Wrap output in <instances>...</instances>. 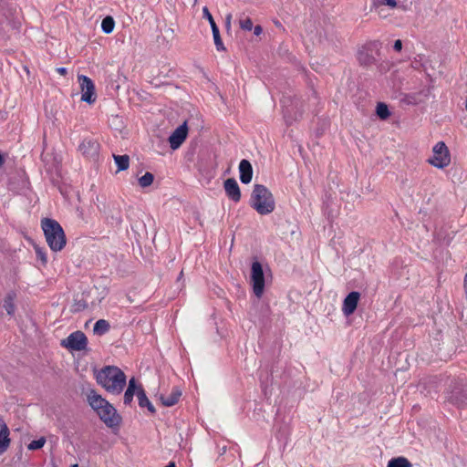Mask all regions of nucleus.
Returning a JSON list of instances; mask_svg holds the SVG:
<instances>
[{"mask_svg":"<svg viewBox=\"0 0 467 467\" xmlns=\"http://www.w3.org/2000/svg\"><path fill=\"white\" fill-rule=\"evenodd\" d=\"M374 47H377L376 43H368L358 49V60L361 65L368 66L374 63L375 58L372 55Z\"/></svg>","mask_w":467,"mask_h":467,"instance_id":"11","label":"nucleus"},{"mask_svg":"<svg viewBox=\"0 0 467 467\" xmlns=\"http://www.w3.org/2000/svg\"><path fill=\"white\" fill-rule=\"evenodd\" d=\"M427 161L438 169H444L450 165L451 154L443 141H439L432 147V154Z\"/></svg>","mask_w":467,"mask_h":467,"instance_id":"5","label":"nucleus"},{"mask_svg":"<svg viewBox=\"0 0 467 467\" xmlns=\"http://www.w3.org/2000/svg\"><path fill=\"white\" fill-rule=\"evenodd\" d=\"M165 467H175V464L171 462V463L168 464V465H167V466H165Z\"/></svg>","mask_w":467,"mask_h":467,"instance_id":"37","label":"nucleus"},{"mask_svg":"<svg viewBox=\"0 0 467 467\" xmlns=\"http://www.w3.org/2000/svg\"><path fill=\"white\" fill-rule=\"evenodd\" d=\"M57 71L60 75H66V74H67V68H66V67H58V68H57Z\"/></svg>","mask_w":467,"mask_h":467,"instance_id":"35","label":"nucleus"},{"mask_svg":"<svg viewBox=\"0 0 467 467\" xmlns=\"http://www.w3.org/2000/svg\"><path fill=\"white\" fill-rule=\"evenodd\" d=\"M99 385L111 394H119L126 385V375L115 366H106L95 373Z\"/></svg>","mask_w":467,"mask_h":467,"instance_id":"2","label":"nucleus"},{"mask_svg":"<svg viewBox=\"0 0 467 467\" xmlns=\"http://www.w3.org/2000/svg\"><path fill=\"white\" fill-rule=\"evenodd\" d=\"M212 32H213V41H214L216 49L218 51L225 50V47H224L223 43L220 36V32H219L218 26H213V28H212Z\"/></svg>","mask_w":467,"mask_h":467,"instance_id":"24","label":"nucleus"},{"mask_svg":"<svg viewBox=\"0 0 467 467\" xmlns=\"http://www.w3.org/2000/svg\"><path fill=\"white\" fill-rule=\"evenodd\" d=\"M240 180L243 183L248 184L253 178V168L249 161L242 160L239 163Z\"/></svg>","mask_w":467,"mask_h":467,"instance_id":"14","label":"nucleus"},{"mask_svg":"<svg viewBox=\"0 0 467 467\" xmlns=\"http://www.w3.org/2000/svg\"><path fill=\"white\" fill-rule=\"evenodd\" d=\"M231 18H232L231 15H228L226 16V26H227V28H230V26H231Z\"/></svg>","mask_w":467,"mask_h":467,"instance_id":"36","label":"nucleus"},{"mask_svg":"<svg viewBox=\"0 0 467 467\" xmlns=\"http://www.w3.org/2000/svg\"><path fill=\"white\" fill-rule=\"evenodd\" d=\"M239 26L243 30L251 31L253 29V22L249 16L241 15L239 17Z\"/></svg>","mask_w":467,"mask_h":467,"instance_id":"26","label":"nucleus"},{"mask_svg":"<svg viewBox=\"0 0 467 467\" xmlns=\"http://www.w3.org/2000/svg\"><path fill=\"white\" fill-rule=\"evenodd\" d=\"M45 443H46V439L44 437H41L38 440L32 441L28 444V449L32 450V451L38 450V449H41L45 445Z\"/></svg>","mask_w":467,"mask_h":467,"instance_id":"29","label":"nucleus"},{"mask_svg":"<svg viewBox=\"0 0 467 467\" xmlns=\"http://www.w3.org/2000/svg\"><path fill=\"white\" fill-rule=\"evenodd\" d=\"M376 112H377V115L381 119H386L389 118V110L388 109V106L384 103H379L377 105V109H376Z\"/></svg>","mask_w":467,"mask_h":467,"instance_id":"28","label":"nucleus"},{"mask_svg":"<svg viewBox=\"0 0 467 467\" xmlns=\"http://www.w3.org/2000/svg\"><path fill=\"white\" fill-rule=\"evenodd\" d=\"M411 463L405 457H397L388 462L387 467H411Z\"/></svg>","mask_w":467,"mask_h":467,"instance_id":"22","label":"nucleus"},{"mask_svg":"<svg viewBox=\"0 0 467 467\" xmlns=\"http://www.w3.org/2000/svg\"><path fill=\"white\" fill-rule=\"evenodd\" d=\"M250 284L257 298H261L265 291V274L260 262L254 261L251 265Z\"/></svg>","mask_w":467,"mask_h":467,"instance_id":"6","label":"nucleus"},{"mask_svg":"<svg viewBox=\"0 0 467 467\" xmlns=\"http://www.w3.org/2000/svg\"><path fill=\"white\" fill-rule=\"evenodd\" d=\"M393 48H394V50L400 52L402 49V42H401V40H400V39L396 40L394 42Z\"/></svg>","mask_w":467,"mask_h":467,"instance_id":"33","label":"nucleus"},{"mask_svg":"<svg viewBox=\"0 0 467 467\" xmlns=\"http://www.w3.org/2000/svg\"><path fill=\"white\" fill-rule=\"evenodd\" d=\"M115 26V21L111 16H106L101 22V29L105 34H110Z\"/></svg>","mask_w":467,"mask_h":467,"instance_id":"23","label":"nucleus"},{"mask_svg":"<svg viewBox=\"0 0 467 467\" xmlns=\"http://www.w3.org/2000/svg\"><path fill=\"white\" fill-rule=\"evenodd\" d=\"M360 298V294L358 292L353 291L349 293L343 301L342 312L345 316L348 317L352 315L358 306V303Z\"/></svg>","mask_w":467,"mask_h":467,"instance_id":"12","label":"nucleus"},{"mask_svg":"<svg viewBox=\"0 0 467 467\" xmlns=\"http://www.w3.org/2000/svg\"><path fill=\"white\" fill-rule=\"evenodd\" d=\"M36 254L38 259L41 260L43 264H46L47 261L46 254L38 247H36Z\"/></svg>","mask_w":467,"mask_h":467,"instance_id":"32","label":"nucleus"},{"mask_svg":"<svg viewBox=\"0 0 467 467\" xmlns=\"http://www.w3.org/2000/svg\"><path fill=\"white\" fill-rule=\"evenodd\" d=\"M250 204L261 215L270 214L275 208V202L272 192L262 184H255L254 186Z\"/></svg>","mask_w":467,"mask_h":467,"instance_id":"3","label":"nucleus"},{"mask_svg":"<svg viewBox=\"0 0 467 467\" xmlns=\"http://www.w3.org/2000/svg\"><path fill=\"white\" fill-rule=\"evenodd\" d=\"M81 88V100L88 104L96 101L95 85L91 78L87 76L79 75L78 77Z\"/></svg>","mask_w":467,"mask_h":467,"instance_id":"7","label":"nucleus"},{"mask_svg":"<svg viewBox=\"0 0 467 467\" xmlns=\"http://www.w3.org/2000/svg\"><path fill=\"white\" fill-rule=\"evenodd\" d=\"M137 398H138V400H139L140 407H141V408L146 407L149 410L150 412H151V413L155 412L154 406L151 404V402L147 398L143 389H138V391H137Z\"/></svg>","mask_w":467,"mask_h":467,"instance_id":"18","label":"nucleus"},{"mask_svg":"<svg viewBox=\"0 0 467 467\" xmlns=\"http://www.w3.org/2000/svg\"><path fill=\"white\" fill-rule=\"evenodd\" d=\"M138 389H142L140 385L137 384V381L134 378H131L129 380L128 388L124 393V403L130 404L134 395L137 396Z\"/></svg>","mask_w":467,"mask_h":467,"instance_id":"15","label":"nucleus"},{"mask_svg":"<svg viewBox=\"0 0 467 467\" xmlns=\"http://www.w3.org/2000/svg\"><path fill=\"white\" fill-rule=\"evenodd\" d=\"M109 324L107 320L99 319L95 323L93 331L97 335H103L109 330Z\"/></svg>","mask_w":467,"mask_h":467,"instance_id":"21","label":"nucleus"},{"mask_svg":"<svg viewBox=\"0 0 467 467\" xmlns=\"http://www.w3.org/2000/svg\"><path fill=\"white\" fill-rule=\"evenodd\" d=\"M202 16L204 18L208 20L211 28H213V26H217L212 14L210 13L209 9L206 6L202 8Z\"/></svg>","mask_w":467,"mask_h":467,"instance_id":"30","label":"nucleus"},{"mask_svg":"<svg viewBox=\"0 0 467 467\" xmlns=\"http://www.w3.org/2000/svg\"><path fill=\"white\" fill-rule=\"evenodd\" d=\"M182 396V391L179 388H173L171 392L167 396H161V402L164 406L171 407L176 404L180 397Z\"/></svg>","mask_w":467,"mask_h":467,"instance_id":"16","label":"nucleus"},{"mask_svg":"<svg viewBox=\"0 0 467 467\" xmlns=\"http://www.w3.org/2000/svg\"><path fill=\"white\" fill-rule=\"evenodd\" d=\"M87 401L99 418L109 427H119L121 417L114 406L94 389L87 392Z\"/></svg>","mask_w":467,"mask_h":467,"instance_id":"1","label":"nucleus"},{"mask_svg":"<svg viewBox=\"0 0 467 467\" xmlns=\"http://www.w3.org/2000/svg\"><path fill=\"white\" fill-rule=\"evenodd\" d=\"M262 32H263V29H262V27L260 26H254V33L255 36L261 35Z\"/></svg>","mask_w":467,"mask_h":467,"instance_id":"34","label":"nucleus"},{"mask_svg":"<svg viewBox=\"0 0 467 467\" xmlns=\"http://www.w3.org/2000/svg\"><path fill=\"white\" fill-rule=\"evenodd\" d=\"M154 176L151 172H146L140 178H139V184L140 187L145 188L152 184Z\"/></svg>","mask_w":467,"mask_h":467,"instance_id":"27","label":"nucleus"},{"mask_svg":"<svg viewBox=\"0 0 467 467\" xmlns=\"http://www.w3.org/2000/svg\"><path fill=\"white\" fill-rule=\"evenodd\" d=\"M41 225L50 249L54 252L61 251L66 245V236L60 224L53 219L46 218L42 220Z\"/></svg>","mask_w":467,"mask_h":467,"instance_id":"4","label":"nucleus"},{"mask_svg":"<svg viewBox=\"0 0 467 467\" xmlns=\"http://www.w3.org/2000/svg\"><path fill=\"white\" fill-rule=\"evenodd\" d=\"M374 3L378 4L379 7L388 6L390 9L400 8L403 11L408 10L410 7L408 3H399L397 0H375Z\"/></svg>","mask_w":467,"mask_h":467,"instance_id":"17","label":"nucleus"},{"mask_svg":"<svg viewBox=\"0 0 467 467\" xmlns=\"http://www.w3.org/2000/svg\"><path fill=\"white\" fill-rule=\"evenodd\" d=\"M15 295L8 294L5 299L4 307L6 310L8 315H13L15 313Z\"/></svg>","mask_w":467,"mask_h":467,"instance_id":"25","label":"nucleus"},{"mask_svg":"<svg viewBox=\"0 0 467 467\" xmlns=\"http://www.w3.org/2000/svg\"><path fill=\"white\" fill-rule=\"evenodd\" d=\"M373 9L381 18H387L389 16V14L386 12L385 7H379V5L374 2Z\"/></svg>","mask_w":467,"mask_h":467,"instance_id":"31","label":"nucleus"},{"mask_svg":"<svg viewBox=\"0 0 467 467\" xmlns=\"http://www.w3.org/2000/svg\"><path fill=\"white\" fill-rule=\"evenodd\" d=\"M464 282H465V284L467 283V274L464 276Z\"/></svg>","mask_w":467,"mask_h":467,"instance_id":"38","label":"nucleus"},{"mask_svg":"<svg viewBox=\"0 0 467 467\" xmlns=\"http://www.w3.org/2000/svg\"><path fill=\"white\" fill-rule=\"evenodd\" d=\"M223 186L228 198L234 202H238L241 199V191L237 182L233 178H229L224 182Z\"/></svg>","mask_w":467,"mask_h":467,"instance_id":"13","label":"nucleus"},{"mask_svg":"<svg viewBox=\"0 0 467 467\" xmlns=\"http://www.w3.org/2000/svg\"><path fill=\"white\" fill-rule=\"evenodd\" d=\"M71 467H78V465L76 463V464H73Z\"/></svg>","mask_w":467,"mask_h":467,"instance_id":"39","label":"nucleus"},{"mask_svg":"<svg viewBox=\"0 0 467 467\" xmlns=\"http://www.w3.org/2000/svg\"><path fill=\"white\" fill-rule=\"evenodd\" d=\"M115 163L118 166V171H125L130 166V157L128 155H113Z\"/></svg>","mask_w":467,"mask_h":467,"instance_id":"20","label":"nucleus"},{"mask_svg":"<svg viewBox=\"0 0 467 467\" xmlns=\"http://www.w3.org/2000/svg\"><path fill=\"white\" fill-rule=\"evenodd\" d=\"M80 153L88 159H96L99 151V144L92 139H85L78 146Z\"/></svg>","mask_w":467,"mask_h":467,"instance_id":"9","label":"nucleus"},{"mask_svg":"<svg viewBox=\"0 0 467 467\" xmlns=\"http://www.w3.org/2000/svg\"><path fill=\"white\" fill-rule=\"evenodd\" d=\"M87 344V337L81 331H76L71 333L66 339L62 341V346L68 349L77 351L85 349Z\"/></svg>","mask_w":467,"mask_h":467,"instance_id":"8","label":"nucleus"},{"mask_svg":"<svg viewBox=\"0 0 467 467\" xmlns=\"http://www.w3.org/2000/svg\"><path fill=\"white\" fill-rule=\"evenodd\" d=\"M188 134V127L186 122L180 125L169 137L170 146L172 150H177L186 140Z\"/></svg>","mask_w":467,"mask_h":467,"instance_id":"10","label":"nucleus"},{"mask_svg":"<svg viewBox=\"0 0 467 467\" xmlns=\"http://www.w3.org/2000/svg\"><path fill=\"white\" fill-rule=\"evenodd\" d=\"M8 436L9 430L6 425H4L0 430V453L5 452L9 446L10 439Z\"/></svg>","mask_w":467,"mask_h":467,"instance_id":"19","label":"nucleus"}]
</instances>
